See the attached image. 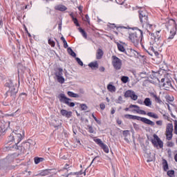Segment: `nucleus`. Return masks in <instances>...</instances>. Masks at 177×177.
<instances>
[{
	"instance_id": "6",
	"label": "nucleus",
	"mask_w": 177,
	"mask_h": 177,
	"mask_svg": "<svg viewBox=\"0 0 177 177\" xmlns=\"http://www.w3.org/2000/svg\"><path fill=\"white\" fill-rule=\"evenodd\" d=\"M112 66L115 70H121L122 67V60L115 55L112 56Z\"/></svg>"
},
{
	"instance_id": "51",
	"label": "nucleus",
	"mask_w": 177,
	"mask_h": 177,
	"mask_svg": "<svg viewBox=\"0 0 177 177\" xmlns=\"http://www.w3.org/2000/svg\"><path fill=\"white\" fill-rule=\"evenodd\" d=\"M18 113V114H20V109H18L17 111H16L14 113H12L11 115H12V117L16 116V113Z\"/></svg>"
},
{
	"instance_id": "36",
	"label": "nucleus",
	"mask_w": 177,
	"mask_h": 177,
	"mask_svg": "<svg viewBox=\"0 0 177 177\" xmlns=\"http://www.w3.org/2000/svg\"><path fill=\"white\" fill-rule=\"evenodd\" d=\"M82 20H84V21H86L88 24H91V18H89V15H88V14L85 15L84 18H82Z\"/></svg>"
},
{
	"instance_id": "5",
	"label": "nucleus",
	"mask_w": 177,
	"mask_h": 177,
	"mask_svg": "<svg viewBox=\"0 0 177 177\" xmlns=\"http://www.w3.org/2000/svg\"><path fill=\"white\" fill-rule=\"evenodd\" d=\"M124 118H126L127 120H136L137 121H141L142 122H144V124H147V125H150L151 127H154V125H156V123H154V122L150 120L149 119H147L146 118H142L138 115L126 114L124 115Z\"/></svg>"
},
{
	"instance_id": "48",
	"label": "nucleus",
	"mask_w": 177,
	"mask_h": 177,
	"mask_svg": "<svg viewBox=\"0 0 177 177\" xmlns=\"http://www.w3.org/2000/svg\"><path fill=\"white\" fill-rule=\"evenodd\" d=\"M156 124H158L159 127H161L162 125V120L156 121Z\"/></svg>"
},
{
	"instance_id": "16",
	"label": "nucleus",
	"mask_w": 177,
	"mask_h": 177,
	"mask_svg": "<svg viewBox=\"0 0 177 177\" xmlns=\"http://www.w3.org/2000/svg\"><path fill=\"white\" fill-rule=\"evenodd\" d=\"M52 169H45L41 171L39 174H37L36 176H48L50 175Z\"/></svg>"
},
{
	"instance_id": "23",
	"label": "nucleus",
	"mask_w": 177,
	"mask_h": 177,
	"mask_svg": "<svg viewBox=\"0 0 177 177\" xmlns=\"http://www.w3.org/2000/svg\"><path fill=\"white\" fill-rule=\"evenodd\" d=\"M144 104L145 106H147V107H151V100H150V98H145L144 100Z\"/></svg>"
},
{
	"instance_id": "25",
	"label": "nucleus",
	"mask_w": 177,
	"mask_h": 177,
	"mask_svg": "<svg viewBox=\"0 0 177 177\" xmlns=\"http://www.w3.org/2000/svg\"><path fill=\"white\" fill-rule=\"evenodd\" d=\"M145 115H148V117H151L152 118H155V120H158V115L152 112L146 113Z\"/></svg>"
},
{
	"instance_id": "1",
	"label": "nucleus",
	"mask_w": 177,
	"mask_h": 177,
	"mask_svg": "<svg viewBox=\"0 0 177 177\" xmlns=\"http://www.w3.org/2000/svg\"><path fill=\"white\" fill-rule=\"evenodd\" d=\"M26 131L24 130H15L8 137V143H14L15 149H19L17 145L24 139Z\"/></svg>"
},
{
	"instance_id": "20",
	"label": "nucleus",
	"mask_w": 177,
	"mask_h": 177,
	"mask_svg": "<svg viewBox=\"0 0 177 177\" xmlns=\"http://www.w3.org/2000/svg\"><path fill=\"white\" fill-rule=\"evenodd\" d=\"M56 78L63 76V68H59L57 71L55 73Z\"/></svg>"
},
{
	"instance_id": "53",
	"label": "nucleus",
	"mask_w": 177,
	"mask_h": 177,
	"mask_svg": "<svg viewBox=\"0 0 177 177\" xmlns=\"http://www.w3.org/2000/svg\"><path fill=\"white\" fill-rule=\"evenodd\" d=\"M69 177H78V176H76L74 173H71L69 174Z\"/></svg>"
},
{
	"instance_id": "10",
	"label": "nucleus",
	"mask_w": 177,
	"mask_h": 177,
	"mask_svg": "<svg viewBox=\"0 0 177 177\" xmlns=\"http://www.w3.org/2000/svg\"><path fill=\"white\" fill-rule=\"evenodd\" d=\"M129 109H135L131 111L133 113L136 112V113H137V114H141L142 115H146V112L143 110H141L140 107L138 105L130 104L129 108L124 109V111H129Z\"/></svg>"
},
{
	"instance_id": "38",
	"label": "nucleus",
	"mask_w": 177,
	"mask_h": 177,
	"mask_svg": "<svg viewBox=\"0 0 177 177\" xmlns=\"http://www.w3.org/2000/svg\"><path fill=\"white\" fill-rule=\"evenodd\" d=\"M48 44L50 45V46H52V48H55L56 43L55 42V41L51 40L50 39H48Z\"/></svg>"
},
{
	"instance_id": "55",
	"label": "nucleus",
	"mask_w": 177,
	"mask_h": 177,
	"mask_svg": "<svg viewBox=\"0 0 177 177\" xmlns=\"http://www.w3.org/2000/svg\"><path fill=\"white\" fill-rule=\"evenodd\" d=\"M75 142L77 143V145H79L80 146H81V141L78 139H76Z\"/></svg>"
},
{
	"instance_id": "31",
	"label": "nucleus",
	"mask_w": 177,
	"mask_h": 177,
	"mask_svg": "<svg viewBox=\"0 0 177 177\" xmlns=\"http://www.w3.org/2000/svg\"><path fill=\"white\" fill-rule=\"evenodd\" d=\"M125 101H124V100L122 99V96L121 95L119 96L117 100H115V103H117L118 104H122Z\"/></svg>"
},
{
	"instance_id": "30",
	"label": "nucleus",
	"mask_w": 177,
	"mask_h": 177,
	"mask_svg": "<svg viewBox=\"0 0 177 177\" xmlns=\"http://www.w3.org/2000/svg\"><path fill=\"white\" fill-rule=\"evenodd\" d=\"M121 81L123 84H127V82H129V77L128 76H122Z\"/></svg>"
},
{
	"instance_id": "34",
	"label": "nucleus",
	"mask_w": 177,
	"mask_h": 177,
	"mask_svg": "<svg viewBox=\"0 0 177 177\" xmlns=\"http://www.w3.org/2000/svg\"><path fill=\"white\" fill-rule=\"evenodd\" d=\"M168 162L166 160H163V169L164 171H168Z\"/></svg>"
},
{
	"instance_id": "13",
	"label": "nucleus",
	"mask_w": 177,
	"mask_h": 177,
	"mask_svg": "<svg viewBox=\"0 0 177 177\" xmlns=\"http://www.w3.org/2000/svg\"><path fill=\"white\" fill-rule=\"evenodd\" d=\"M5 86L6 88H9L10 90L8 91V93H9V92H10L11 96L12 95H16V93H17L16 88L13 86V82L11 80H8L6 81Z\"/></svg>"
},
{
	"instance_id": "64",
	"label": "nucleus",
	"mask_w": 177,
	"mask_h": 177,
	"mask_svg": "<svg viewBox=\"0 0 177 177\" xmlns=\"http://www.w3.org/2000/svg\"><path fill=\"white\" fill-rule=\"evenodd\" d=\"M174 160L177 162V153L174 156Z\"/></svg>"
},
{
	"instance_id": "61",
	"label": "nucleus",
	"mask_w": 177,
	"mask_h": 177,
	"mask_svg": "<svg viewBox=\"0 0 177 177\" xmlns=\"http://www.w3.org/2000/svg\"><path fill=\"white\" fill-rule=\"evenodd\" d=\"M92 117L95 120V121H96L97 119L95 117V114L92 113Z\"/></svg>"
},
{
	"instance_id": "59",
	"label": "nucleus",
	"mask_w": 177,
	"mask_h": 177,
	"mask_svg": "<svg viewBox=\"0 0 177 177\" xmlns=\"http://www.w3.org/2000/svg\"><path fill=\"white\" fill-rule=\"evenodd\" d=\"M95 122H97V124H98L99 125H100V124H102V122L100 120H99L98 119H97L95 120Z\"/></svg>"
},
{
	"instance_id": "21",
	"label": "nucleus",
	"mask_w": 177,
	"mask_h": 177,
	"mask_svg": "<svg viewBox=\"0 0 177 177\" xmlns=\"http://www.w3.org/2000/svg\"><path fill=\"white\" fill-rule=\"evenodd\" d=\"M88 66L93 70L94 68H99V64H97V62H91L88 64Z\"/></svg>"
},
{
	"instance_id": "43",
	"label": "nucleus",
	"mask_w": 177,
	"mask_h": 177,
	"mask_svg": "<svg viewBox=\"0 0 177 177\" xmlns=\"http://www.w3.org/2000/svg\"><path fill=\"white\" fill-rule=\"evenodd\" d=\"M132 100H138V95L135 94V91L133 92V94H131V96L130 97Z\"/></svg>"
},
{
	"instance_id": "15",
	"label": "nucleus",
	"mask_w": 177,
	"mask_h": 177,
	"mask_svg": "<svg viewBox=\"0 0 177 177\" xmlns=\"http://www.w3.org/2000/svg\"><path fill=\"white\" fill-rule=\"evenodd\" d=\"M62 115L66 117V118H70L73 115V112L68 111L66 109H62L60 111Z\"/></svg>"
},
{
	"instance_id": "42",
	"label": "nucleus",
	"mask_w": 177,
	"mask_h": 177,
	"mask_svg": "<svg viewBox=\"0 0 177 177\" xmlns=\"http://www.w3.org/2000/svg\"><path fill=\"white\" fill-rule=\"evenodd\" d=\"M75 60H76V62H77V63L80 65V66H84V62H82V61H81V59H80V58H78V57H76L75 58Z\"/></svg>"
},
{
	"instance_id": "22",
	"label": "nucleus",
	"mask_w": 177,
	"mask_h": 177,
	"mask_svg": "<svg viewBox=\"0 0 177 177\" xmlns=\"http://www.w3.org/2000/svg\"><path fill=\"white\" fill-rule=\"evenodd\" d=\"M107 89L109 92H115V91H117V89L115 88V86L111 84H109L107 85Z\"/></svg>"
},
{
	"instance_id": "56",
	"label": "nucleus",
	"mask_w": 177,
	"mask_h": 177,
	"mask_svg": "<svg viewBox=\"0 0 177 177\" xmlns=\"http://www.w3.org/2000/svg\"><path fill=\"white\" fill-rule=\"evenodd\" d=\"M174 129H177V120L174 122Z\"/></svg>"
},
{
	"instance_id": "46",
	"label": "nucleus",
	"mask_w": 177,
	"mask_h": 177,
	"mask_svg": "<svg viewBox=\"0 0 177 177\" xmlns=\"http://www.w3.org/2000/svg\"><path fill=\"white\" fill-rule=\"evenodd\" d=\"M73 174H74V175H75L76 176L80 177V176L82 175V170H81L80 171L74 172Z\"/></svg>"
},
{
	"instance_id": "62",
	"label": "nucleus",
	"mask_w": 177,
	"mask_h": 177,
	"mask_svg": "<svg viewBox=\"0 0 177 177\" xmlns=\"http://www.w3.org/2000/svg\"><path fill=\"white\" fill-rule=\"evenodd\" d=\"M168 146H170V147H172V146H174V143L173 142H169L168 144Z\"/></svg>"
},
{
	"instance_id": "49",
	"label": "nucleus",
	"mask_w": 177,
	"mask_h": 177,
	"mask_svg": "<svg viewBox=\"0 0 177 177\" xmlns=\"http://www.w3.org/2000/svg\"><path fill=\"white\" fill-rule=\"evenodd\" d=\"M64 43V48L65 49H67V48H68V44H67V41H63Z\"/></svg>"
},
{
	"instance_id": "27",
	"label": "nucleus",
	"mask_w": 177,
	"mask_h": 177,
	"mask_svg": "<svg viewBox=\"0 0 177 177\" xmlns=\"http://www.w3.org/2000/svg\"><path fill=\"white\" fill-rule=\"evenodd\" d=\"M133 91L132 90H127L125 93H124V97H131L133 93Z\"/></svg>"
},
{
	"instance_id": "63",
	"label": "nucleus",
	"mask_w": 177,
	"mask_h": 177,
	"mask_svg": "<svg viewBox=\"0 0 177 177\" xmlns=\"http://www.w3.org/2000/svg\"><path fill=\"white\" fill-rule=\"evenodd\" d=\"M61 39H62V42L66 41V39H64V37H62Z\"/></svg>"
},
{
	"instance_id": "14",
	"label": "nucleus",
	"mask_w": 177,
	"mask_h": 177,
	"mask_svg": "<svg viewBox=\"0 0 177 177\" xmlns=\"http://www.w3.org/2000/svg\"><path fill=\"white\" fill-rule=\"evenodd\" d=\"M161 30H156V32L151 33V32H149V34L151 35V39L153 40L154 42H158L160 39H161Z\"/></svg>"
},
{
	"instance_id": "57",
	"label": "nucleus",
	"mask_w": 177,
	"mask_h": 177,
	"mask_svg": "<svg viewBox=\"0 0 177 177\" xmlns=\"http://www.w3.org/2000/svg\"><path fill=\"white\" fill-rule=\"evenodd\" d=\"M117 123L118 124V125H121V124H122V121H121L120 120H118Z\"/></svg>"
},
{
	"instance_id": "29",
	"label": "nucleus",
	"mask_w": 177,
	"mask_h": 177,
	"mask_svg": "<svg viewBox=\"0 0 177 177\" xmlns=\"http://www.w3.org/2000/svg\"><path fill=\"white\" fill-rule=\"evenodd\" d=\"M118 49L120 50V52H123V53H125V48H124V45L118 43Z\"/></svg>"
},
{
	"instance_id": "17",
	"label": "nucleus",
	"mask_w": 177,
	"mask_h": 177,
	"mask_svg": "<svg viewBox=\"0 0 177 177\" xmlns=\"http://www.w3.org/2000/svg\"><path fill=\"white\" fill-rule=\"evenodd\" d=\"M142 26H145V27H147L148 32L153 31V28H156V26L150 24L149 21H147V23L142 24Z\"/></svg>"
},
{
	"instance_id": "54",
	"label": "nucleus",
	"mask_w": 177,
	"mask_h": 177,
	"mask_svg": "<svg viewBox=\"0 0 177 177\" xmlns=\"http://www.w3.org/2000/svg\"><path fill=\"white\" fill-rule=\"evenodd\" d=\"M105 70H106V68H104V67H103V66L100 68V71H101L102 73H104Z\"/></svg>"
},
{
	"instance_id": "18",
	"label": "nucleus",
	"mask_w": 177,
	"mask_h": 177,
	"mask_svg": "<svg viewBox=\"0 0 177 177\" xmlns=\"http://www.w3.org/2000/svg\"><path fill=\"white\" fill-rule=\"evenodd\" d=\"M103 50H102V48H98L96 53V59L100 60V59L103 57Z\"/></svg>"
},
{
	"instance_id": "45",
	"label": "nucleus",
	"mask_w": 177,
	"mask_h": 177,
	"mask_svg": "<svg viewBox=\"0 0 177 177\" xmlns=\"http://www.w3.org/2000/svg\"><path fill=\"white\" fill-rule=\"evenodd\" d=\"M133 127L136 131H139V129H140L139 124H138L136 123H133Z\"/></svg>"
},
{
	"instance_id": "9",
	"label": "nucleus",
	"mask_w": 177,
	"mask_h": 177,
	"mask_svg": "<svg viewBox=\"0 0 177 177\" xmlns=\"http://www.w3.org/2000/svg\"><path fill=\"white\" fill-rule=\"evenodd\" d=\"M58 97L59 99V102L65 103V104H67V106H69V107H74V106H75L74 102H71V99L66 97V95L63 93L59 94Z\"/></svg>"
},
{
	"instance_id": "39",
	"label": "nucleus",
	"mask_w": 177,
	"mask_h": 177,
	"mask_svg": "<svg viewBox=\"0 0 177 177\" xmlns=\"http://www.w3.org/2000/svg\"><path fill=\"white\" fill-rule=\"evenodd\" d=\"M167 175H168V176H169V177H173L174 175H175V171H174V170H169V171H167Z\"/></svg>"
},
{
	"instance_id": "37",
	"label": "nucleus",
	"mask_w": 177,
	"mask_h": 177,
	"mask_svg": "<svg viewBox=\"0 0 177 177\" xmlns=\"http://www.w3.org/2000/svg\"><path fill=\"white\" fill-rule=\"evenodd\" d=\"M57 80L59 84H63L64 82V77L63 76H59L57 77Z\"/></svg>"
},
{
	"instance_id": "40",
	"label": "nucleus",
	"mask_w": 177,
	"mask_h": 177,
	"mask_svg": "<svg viewBox=\"0 0 177 177\" xmlns=\"http://www.w3.org/2000/svg\"><path fill=\"white\" fill-rule=\"evenodd\" d=\"M80 108L83 111H85V110H88V106H86L85 104H81Z\"/></svg>"
},
{
	"instance_id": "47",
	"label": "nucleus",
	"mask_w": 177,
	"mask_h": 177,
	"mask_svg": "<svg viewBox=\"0 0 177 177\" xmlns=\"http://www.w3.org/2000/svg\"><path fill=\"white\" fill-rule=\"evenodd\" d=\"M100 107L101 110H104V109H106V104H104V103L102 102L100 104Z\"/></svg>"
},
{
	"instance_id": "8",
	"label": "nucleus",
	"mask_w": 177,
	"mask_h": 177,
	"mask_svg": "<svg viewBox=\"0 0 177 177\" xmlns=\"http://www.w3.org/2000/svg\"><path fill=\"white\" fill-rule=\"evenodd\" d=\"M139 17L141 24H145L149 21V13L146 10H140L139 11Z\"/></svg>"
},
{
	"instance_id": "24",
	"label": "nucleus",
	"mask_w": 177,
	"mask_h": 177,
	"mask_svg": "<svg viewBox=\"0 0 177 177\" xmlns=\"http://www.w3.org/2000/svg\"><path fill=\"white\" fill-rule=\"evenodd\" d=\"M79 32L82 34V37L85 38L86 39L88 38V34H86V32L82 28H78Z\"/></svg>"
},
{
	"instance_id": "26",
	"label": "nucleus",
	"mask_w": 177,
	"mask_h": 177,
	"mask_svg": "<svg viewBox=\"0 0 177 177\" xmlns=\"http://www.w3.org/2000/svg\"><path fill=\"white\" fill-rule=\"evenodd\" d=\"M45 159L44 158L35 157V164L38 165L39 162H42Z\"/></svg>"
},
{
	"instance_id": "7",
	"label": "nucleus",
	"mask_w": 177,
	"mask_h": 177,
	"mask_svg": "<svg viewBox=\"0 0 177 177\" xmlns=\"http://www.w3.org/2000/svg\"><path fill=\"white\" fill-rule=\"evenodd\" d=\"M151 143L156 149H162V147H164V142L156 134L153 135V139L151 140Z\"/></svg>"
},
{
	"instance_id": "50",
	"label": "nucleus",
	"mask_w": 177,
	"mask_h": 177,
	"mask_svg": "<svg viewBox=\"0 0 177 177\" xmlns=\"http://www.w3.org/2000/svg\"><path fill=\"white\" fill-rule=\"evenodd\" d=\"M78 10H80V13H82V10L84 9V7L82 6H80L77 7Z\"/></svg>"
},
{
	"instance_id": "12",
	"label": "nucleus",
	"mask_w": 177,
	"mask_h": 177,
	"mask_svg": "<svg viewBox=\"0 0 177 177\" xmlns=\"http://www.w3.org/2000/svg\"><path fill=\"white\" fill-rule=\"evenodd\" d=\"M172 132H174V124H172V123H169L167 124L165 133L166 139L167 140H172Z\"/></svg>"
},
{
	"instance_id": "52",
	"label": "nucleus",
	"mask_w": 177,
	"mask_h": 177,
	"mask_svg": "<svg viewBox=\"0 0 177 177\" xmlns=\"http://www.w3.org/2000/svg\"><path fill=\"white\" fill-rule=\"evenodd\" d=\"M138 104H145V101L143 102L142 100H138Z\"/></svg>"
},
{
	"instance_id": "41",
	"label": "nucleus",
	"mask_w": 177,
	"mask_h": 177,
	"mask_svg": "<svg viewBox=\"0 0 177 177\" xmlns=\"http://www.w3.org/2000/svg\"><path fill=\"white\" fill-rule=\"evenodd\" d=\"M73 21L74 23V24L76 26V27H80V23L78 22V19L77 18H73Z\"/></svg>"
},
{
	"instance_id": "4",
	"label": "nucleus",
	"mask_w": 177,
	"mask_h": 177,
	"mask_svg": "<svg viewBox=\"0 0 177 177\" xmlns=\"http://www.w3.org/2000/svg\"><path fill=\"white\" fill-rule=\"evenodd\" d=\"M159 84L162 88H164L165 91H169V89H174L172 86V78L169 75H165L163 78L159 80Z\"/></svg>"
},
{
	"instance_id": "11",
	"label": "nucleus",
	"mask_w": 177,
	"mask_h": 177,
	"mask_svg": "<svg viewBox=\"0 0 177 177\" xmlns=\"http://www.w3.org/2000/svg\"><path fill=\"white\" fill-rule=\"evenodd\" d=\"M93 142L98 145V146L101 147L103 151H104V153H106V154L110 152L109 147L106 144L103 143V141H102L100 138H96V137H94Z\"/></svg>"
},
{
	"instance_id": "19",
	"label": "nucleus",
	"mask_w": 177,
	"mask_h": 177,
	"mask_svg": "<svg viewBox=\"0 0 177 177\" xmlns=\"http://www.w3.org/2000/svg\"><path fill=\"white\" fill-rule=\"evenodd\" d=\"M55 10H59L60 12H64L67 10V7L63 5H58L55 7Z\"/></svg>"
},
{
	"instance_id": "44",
	"label": "nucleus",
	"mask_w": 177,
	"mask_h": 177,
	"mask_svg": "<svg viewBox=\"0 0 177 177\" xmlns=\"http://www.w3.org/2000/svg\"><path fill=\"white\" fill-rule=\"evenodd\" d=\"M122 135H123V136H124V138H127V136H128V135H129V130L123 131Z\"/></svg>"
},
{
	"instance_id": "28",
	"label": "nucleus",
	"mask_w": 177,
	"mask_h": 177,
	"mask_svg": "<svg viewBox=\"0 0 177 177\" xmlns=\"http://www.w3.org/2000/svg\"><path fill=\"white\" fill-rule=\"evenodd\" d=\"M67 95L70 97H80V95L73 93L72 91H68Z\"/></svg>"
},
{
	"instance_id": "32",
	"label": "nucleus",
	"mask_w": 177,
	"mask_h": 177,
	"mask_svg": "<svg viewBox=\"0 0 177 177\" xmlns=\"http://www.w3.org/2000/svg\"><path fill=\"white\" fill-rule=\"evenodd\" d=\"M86 129L88 131L89 133H96V132H95V129H93V127L91 125H87V128Z\"/></svg>"
},
{
	"instance_id": "2",
	"label": "nucleus",
	"mask_w": 177,
	"mask_h": 177,
	"mask_svg": "<svg viewBox=\"0 0 177 177\" xmlns=\"http://www.w3.org/2000/svg\"><path fill=\"white\" fill-rule=\"evenodd\" d=\"M136 30L138 31L133 33H130L129 39L135 46H138L139 44H142V40L143 39V31L138 28H136Z\"/></svg>"
},
{
	"instance_id": "35",
	"label": "nucleus",
	"mask_w": 177,
	"mask_h": 177,
	"mask_svg": "<svg viewBox=\"0 0 177 177\" xmlns=\"http://www.w3.org/2000/svg\"><path fill=\"white\" fill-rule=\"evenodd\" d=\"M153 97L156 103H159V104H161V103H162V101L161 100V98H160V97L157 96L156 95H153Z\"/></svg>"
},
{
	"instance_id": "3",
	"label": "nucleus",
	"mask_w": 177,
	"mask_h": 177,
	"mask_svg": "<svg viewBox=\"0 0 177 177\" xmlns=\"http://www.w3.org/2000/svg\"><path fill=\"white\" fill-rule=\"evenodd\" d=\"M176 22L174 19H169L167 23H166L165 26L167 30H169V35L167 37V41L171 42L174 38H175V35H176Z\"/></svg>"
},
{
	"instance_id": "58",
	"label": "nucleus",
	"mask_w": 177,
	"mask_h": 177,
	"mask_svg": "<svg viewBox=\"0 0 177 177\" xmlns=\"http://www.w3.org/2000/svg\"><path fill=\"white\" fill-rule=\"evenodd\" d=\"M70 16H71L72 20H73V19H75V17H74V13H73V12L71 13V14H70Z\"/></svg>"
},
{
	"instance_id": "60",
	"label": "nucleus",
	"mask_w": 177,
	"mask_h": 177,
	"mask_svg": "<svg viewBox=\"0 0 177 177\" xmlns=\"http://www.w3.org/2000/svg\"><path fill=\"white\" fill-rule=\"evenodd\" d=\"M111 114H115V109H114V108H112V110H111Z\"/></svg>"
},
{
	"instance_id": "33",
	"label": "nucleus",
	"mask_w": 177,
	"mask_h": 177,
	"mask_svg": "<svg viewBox=\"0 0 177 177\" xmlns=\"http://www.w3.org/2000/svg\"><path fill=\"white\" fill-rule=\"evenodd\" d=\"M68 53L73 57H75V56H77V54H75V52L73 50V49L71 48H70V47L68 48Z\"/></svg>"
}]
</instances>
